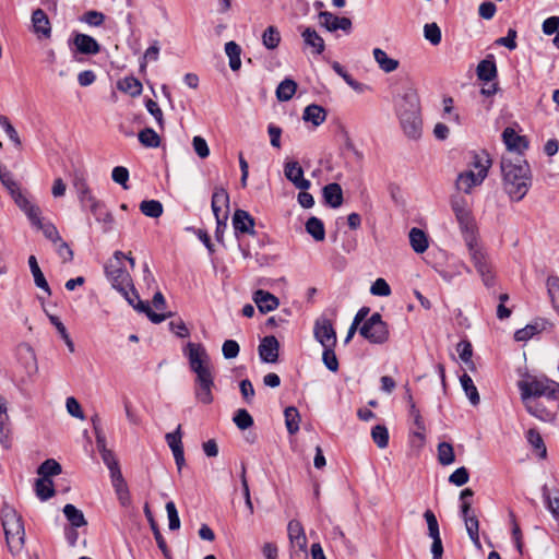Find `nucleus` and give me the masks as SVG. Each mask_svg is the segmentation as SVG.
Here are the masks:
<instances>
[{
	"label": "nucleus",
	"mask_w": 559,
	"mask_h": 559,
	"mask_svg": "<svg viewBox=\"0 0 559 559\" xmlns=\"http://www.w3.org/2000/svg\"><path fill=\"white\" fill-rule=\"evenodd\" d=\"M322 195L325 203L333 209L340 207L343 203V191L336 182L326 185L322 189Z\"/></svg>",
	"instance_id": "cd10ccee"
},
{
	"label": "nucleus",
	"mask_w": 559,
	"mask_h": 559,
	"mask_svg": "<svg viewBox=\"0 0 559 559\" xmlns=\"http://www.w3.org/2000/svg\"><path fill=\"white\" fill-rule=\"evenodd\" d=\"M359 334L371 344H383L389 340L388 324L379 312H373L359 328Z\"/></svg>",
	"instance_id": "6e6552de"
},
{
	"label": "nucleus",
	"mask_w": 559,
	"mask_h": 559,
	"mask_svg": "<svg viewBox=\"0 0 559 559\" xmlns=\"http://www.w3.org/2000/svg\"><path fill=\"white\" fill-rule=\"evenodd\" d=\"M41 478H50L61 473V465L53 459H48L40 464L37 471Z\"/></svg>",
	"instance_id": "3c124183"
},
{
	"label": "nucleus",
	"mask_w": 559,
	"mask_h": 559,
	"mask_svg": "<svg viewBox=\"0 0 559 559\" xmlns=\"http://www.w3.org/2000/svg\"><path fill=\"white\" fill-rule=\"evenodd\" d=\"M35 491L41 501L50 499L55 495L52 480L50 478H38L35 484Z\"/></svg>",
	"instance_id": "c03bdc74"
},
{
	"label": "nucleus",
	"mask_w": 559,
	"mask_h": 559,
	"mask_svg": "<svg viewBox=\"0 0 559 559\" xmlns=\"http://www.w3.org/2000/svg\"><path fill=\"white\" fill-rule=\"evenodd\" d=\"M258 350L263 362L274 364L278 359L280 343L274 335L264 336L260 342Z\"/></svg>",
	"instance_id": "6ab92c4d"
},
{
	"label": "nucleus",
	"mask_w": 559,
	"mask_h": 559,
	"mask_svg": "<svg viewBox=\"0 0 559 559\" xmlns=\"http://www.w3.org/2000/svg\"><path fill=\"white\" fill-rule=\"evenodd\" d=\"M469 169L461 173L456 179V188L464 193H471L474 187L480 186L488 176L491 159L486 152L474 153L468 164Z\"/></svg>",
	"instance_id": "39448f33"
},
{
	"label": "nucleus",
	"mask_w": 559,
	"mask_h": 559,
	"mask_svg": "<svg viewBox=\"0 0 559 559\" xmlns=\"http://www.w3.org/2000/svg\"><path fill=\"white\" fill-rule=\"evenodd\" d=\"M332 69L334 70V72L336 74H338L341 78H343V80L350 86L353 87L355 91H361V84L359 82H357L356 80L353 79V76L350 74L347 73V71L344 69L343 66H341V63H338L337 61H334L332 63Z\"/></svg>",
	"instance_id": "4d7b16f0"
},
{
	"label": "nucleus",
	"mask_w": 559,
	"mask_h": 559,
	"mask_svg": "<svg viewBox=\"0 0 559 559\" xmlns=\"http://www.w3.org/2000/svg\"><path fill=\"white\" fill-rule=\"evenodd\" d=\"M501 173L506 193L512 201H521L532 186L530 164L522 156H516L514 159L503 157Z\"/></svg>",
	"instance_id": "7ed1b4c3"
},
{
	"label": "nucleus",
	"mask_w": 559,
	"mask_h": 559,
	"mask_svg": "<svg viewBox=\"0 0 559 559\" xmlns=\"http://www.w3.org/2000/svg\"><path fill=\"white\" fill-rule=\"evenodd\" d=\"M464 240L468 250L469 259L480 276L484 285L488 288L495 286L496 275L493 266L484 247L478 242L474 233H468L464 236Z\"/></svg>",
	"instance_id": "423d86ee"
},
{
	"label": "nucleus",
	"mask_w": 559,
	"mask_h": 559,
	"mask_svg": "<svg viewBox=\"0 0 559 559\" xmlns=\"http://www.w3.org/2000/svg\"><path fill=\"white\" fill-rule=\"evenodd\" d=\"M297 90V83L289 78L284 79L276 87L275 94L280 102H288Z\"/></svg>",
	"instance_id": "c9c22d12"
},
{
	"label": "nucleus",
	"mask_w": 559,
	"mask_h": 559,
	"mask_svg": "<svg viewBox=\"0 0 559 559\" xmlns=\"http://www.w3.org/2000/svg\"><path fill=\"white\" fill-rule=\"evenodd\" d=\"M0 512L8 547L12 554L19 552L25 543V530L22 518L8 503H3Z\"/></svg>",
	"instance_id": "0eeeda50"
},
{
	"label": "nucleus",
	"mask_w": 559,
	"mask_h": 559,
	"mask_svg": "<svg viewBox=\"0 0 559 559\" xmlns=\"http://www.w3.org/2000/svg\"><path fill=\"white\" fill-rule=\"evenodd\" d=\"M451 206L464 236L468 233H474L473 219L466 200L463 197H453Z\"/></svg>",
	"instance_id": "ddd939ff"
},
{
	"label": "nucleus",
	"mask_w": 559,
	"mask_h": 559,
	"mask_svg": "<svg viewBox=\"0 0 559 559\" xmlns=\"http://www.w3.org/2000/svg\"><path fill=\"white\" fill-rule=\"evenodd\" d=\"M319 19L321 25L325 27L329 32H336L338 29L349 34L353 28V24L350 19L345 16H336L329 11H321L319 13Z\"/></svg>",
	"instance_id": "f3484780"
},
{
	"label": "nucleus",
	"mask_w": 559,
	"mask_h": 559,
	"mask_svg": "<svg viewBox=\"0 0 559 559\" xmlns=\"http://www.w3.org/2000/svg\"><path fill=\"white\" fill-rule=\"evenodd\" d=\"M407 399H408V404H409L408 414L413 418L414 425L417 428L415 436L420 439H424V432L426 429L424 419H423L420 412L417 408L415 402L413 401V397L411 394H408Z\"/></svg>",
	"instance_id": "ea45409f"
},
{
	"label": "nucleus",
	"mask_w": 559,
	"mask_h": 559,
	"mask_svg": "<svg viewBox=\"0 0 559 559\" xmlns=\"http://www.w3.org/2000/svg\"><path fill=\"white\" fill-rule=\"evenodd\" d=\"M542 496L545 508L551 513L555 520H559V498H551L547 485L542 487Z\"/></svg>",
	"instance_id": "8fccbe9b"
},
{
	"label": "nucleus",
	"mask_w": 559,
	"mask_h": 559,
	"mask_svg": "<svg viewBox=\"0 0 559 559\" xmlns=\"http://www.w3.org/2000/svg\"><path fill=\"white\" fill-rule=\"evenodd\" d=\"M252 299H253L254 304L257 305L258 309L260 310V312H262V313H267L270 311H273L280 305L277 297H275L273 294H271L266 290H263V289L255 290L253 293Z\"/></svg>",
	"instance_id": "4be33fe9"
},
{
	"label": "nucleus",
	"mask_w": 559,
	"mask_h": 559,
	"mask_svg": "<svg viewBox=\"0 0 559 559\" xmlns=\"http://www.w3.org/2000/svg\"><path fill=\"white\" fill-rule=\"evenodd\" d=\"M183 355L189 360L191 371L195 373V399L203 404H211L214 376L205 347L201 343L188 342L183 348Z\"/></svg>",
	"instance_id": "f257e3e1"
},
{
	"label": "nucleus",
	"mask_w": 559,
	"mask_h": 559,
	"mask_svg": "<svg viewBox=\"0 0 559 559\" xmlns=\"http://www.w3.org/2000/svg\"><path fill=\"white\" fill-rule=\"evenodd\" d=\"M469 479V474L466 467L462 466L456 468L449 477V483L461 487L465 485Z\"/></svg>",
	"instance_id": "338daca9"
},
{
	"label": "nucleus",
	"mask_w": 559,
	"mask_h": 559,
	"mask_svg": "<svg viewBox=\"0 0 559 559\" xmlns=\"http://www.w3.org/2000/svg\"><path fill=\"white\" fill-rule=\"evenodd\" d=\"M370 293L373 296L386 297L391 294V288L385 280L377 278L370 287Z\"/></svg>",
	"instance_id": "774afa93"
},
{
	"label": "nucleus",
	"mask_w": 559,
	"mask_h": 559,
	"mask_svg": "<svg viewBox=\"0 0 559 559\" xmlns=\"http://www.w3.org/2000/svg\"><path fill=\"white\" fill-rule=\"evenodd\" d=\"M118 292L124 297L128 304L133 307L134 310L141 313H145L153 323H160L171 316L170 312L167 314L154 312L148 302L142 301L140 299L132 282H130V286L128 288L123 287V289H119Z\"/></svg>",
	"instance_id": "1a4fd4ad"
},
{
	"label": "nucleus",
	"mask_w": 559,
	"mask_h": 559,
	"mask_svg": "<svg viewBox=\"0 0 559 559\" xmlns=\"http://www.w3.org/2000/svg\"><path fill=\"white\" fill-rule=\"evenodd\" d=\"M301 37L305 45L312 49V53L321 55L324 51V39L317 33L314 28L306 27L301 32Z\"/></svg>",
	"instance_id": "393cba45"
},
{
	"label": "nucleus",
	"mask_w": 559,
	"mask_h": 559,
	"mask_svg": "<svg viewBox=\"0 0 559 559\" xmlns=\"http://www.w3.org/2000/svg\"><path fill=\"white\" fill-rule=\"evenodd\" d=\"M166 511L168 515V526L170 531H176L180 527V519L178 515V511L173 501H168L166 503Z\"/></svg>",
	"instance_id": "69168bd1"
},
{
	"label": "nucleus",
	"mask_w": 559,
	"mask_h": 559,
	"mask_svg": "<svg viewBox=\"0 0 559 559\" xmlns=\"http://www.w3.org/2000/svg\"><path fill=\"white\" fill-rule=\"evenodd\" d=\"M140 143L145 147H158L160 144L159 135L152 128H145L138 134Z\"/></svg>",
	"instance_id": "de8ad7c7"
},
{
	"label": "nucleus",
	"mask_w": 559,
	"mask_h": 559,
	"mask_svg": "<svg viewBox=\"0 0 559 559\" xmlns=\"http://www.w3.org/2000/svg\"><path fill=\"white\" fill-rule=\"evenodd\" d=\"M438 460L443 466L450 465L455 461L454 450L451 443L440 442L438 444Z\"/></svg>",
	"instance_id": "09e8293b"
},
{
	"label": "nucleus",
	"mask_w": 559,
	"mask_h": 559,
	"mask_svg": "<svg viewBox=\"0 0 559 559\" xmlns=\"http://www.w3.org/2000/svg\"><path fill=\"white\" fill-rule=\"evenodd\" d=\"M118 87L120 91L133 97L140 95L143 90L141 82L133 76H127L119 81Z\"/></svg>",
	"instance_id": "a18cd8bd"
},
{
	"label": "nucleus",
	"mask_w": 559,
	"mask_h": 559,
	"mask_svg": "<svg viewBox=\"0 0 559 559\" xmlns=\"http://www.w3.org/2000/svg\"><path fill=\"white\" fill-rule=\"evenodd\" d=\"M477 78L480 81L491 82L497 78V66L493 59L481 60L476 69Z\"/></svg>",
	"instance_id": "2f4dec72"
},
{
	"label": "nucleus",
	"mask_w": 559,
	"mask_h": 559,
	"mask_svg": "<svg viewBox=\"0 0 559 559\" xmlns=\"http://www.w3.org/2000/svg\"><path fill=\"white\" fill-rule=\"evenodd\" d=\"M281 43V34L276 26H267L262 34V44L269 50H274Z\"/></svg>",
	"instance_id": "a19ab883"
},
{
	"label": "nucleus",
	"mask_w": 559,
	"mask_h": 559,
	"mask_svg": "<svg viewBox=\"0 0 559 559\" xmlns=\"http://www.w3.org/2000/svg\"><path fill=\"white\" fill-rule=\"evenodd\" d=\"M521 401L544 399L545 402L559 400V383L545 376L524 374L518 381Z\"/></svg>",
	"instance_id": "20e7f679"
},
{
	"label": "nucleus",
	"mask_w": 559,
	"mask_h": 559,
	"mask_svg": "<svg viewBox=\"0 0 559 559\" xmlns=\"http://www.w3.org/2000/svg\"><path fill=\"white\" fill-rule=\"evenodd\" d=\"M424 36L425 38L433 46H437L441 43L442 35L441 29L437 25V23H427L424 26Z\"/></svg>",
	"instance_id": "5fc2aeb1"
},
{
	"label": "nucleus",
	"mask_w": 559,
	"mask_h": 559,
	"mask_svg": "<svg viewBox=\"0 0 559 559\" xmlns=\"http://www.w3.org/2000/svg\"><path fill=\"white\" fill-rule=\"evenodd\" d=\"M71 50L82 55H97L100 51V45L97 40L86 34L73 32L68 40Z\"/></svg>",
	"instance_id": "9b49d317"
},
{
	"label": "nucleus",
	"mask_w": 559,
	"mask_h": 559,
	"mask_svg": "<svg viewBox=\"0 0 559 559\" xmlns=\"http://www.w3.org/2000/svg\"><path fill=\"white\" fill-rule=\"evenodd\" d=\"M522 403L530 415L545 423L554 421L559 409V400L545 403L536 399L522 401Z\"/></svg>",
	"instance_id": "9d476101"
},
{
	"label": "nucleus",
	"mask_w": 559,
	"mask_h": 559,
	"mask_svg": "<svg viewBox=\"0 0 559 559\" xmlns=\"http://www.w3.org/2000/svg\"><path fill=\"white\" fill-rule=\"evenodd\" d=\"M36 229L41 230L44 236L52 242L61 241V237L59 235L56 226L50 222H41Z\"/></svg>",
	"instance_id": "680f3d73"
},
{
	"label": "nucleus",
	"mask_w": 559,
	"mask_h": 559,
	"mask_svg": "<svg viewBox=\"0 0 559 559\" xmlns=\"http://www.w3.org/2000/svg\"><path fill=\"white\" fill-rule=\"evenodd\" d=\"M371 437L373 442L380 448L384 449L389 444V431L383 425H377L371 429Z\"/></svg>",
	"instance_id": "603ef678"
},
{
	"label": "nucleus",
	"mask_w": 559,
	"mask_h": 559,
	"mask_svg": "<svg viewBox=\"0 0 559 559\" xmlns=\"http://www.w3.org/2000/svg\"><path fill=\"white\" fill-rule=\"evenodd\" d=\"M225 52L229 58V67L233 71H237L241 67V48L235 41H228L225 44Z\"/></svg>",
	"instance_id": "79ce46f5"
},
{
	"label": "nucleus",
	"mask_w": 559,
	"mask_h": 559,
	"mask_svg": "<svg viewBox=\"0 0 559 559\" xmlns=\"http://www.w3.org/2000/svg\"><path fill=\"white\" fill-rule=\"evenodd\" d=\"M28 266L34 278L35 285L44 290L48 296L51 295V289L41 272L35 255L28 257Z\"/></svg>",
	"instance_id": "c756f323"
},
{
	"label": "nucleus",
	"mask_w": 559,
	"mask_h": 559,
	"mask_svg": "<svg viewBox=\"0 0 559 559\" xmlns=\"http://www.w3.org/2000/svg\"><path fill=\"white\" fill-rule=\"evenodd\" d=\"M424 519L427 522L428 536L430 538L440 537L439 523H438V520H437L435 513L431 510H426L424 512Z\"/></svg>",
	"instance_id": "13d9d810"
},
{
	"label": "nucleus",
	"mask_w": 559,
	"mask_h": 559,
	"mask_svg": "<svg viewBox=\"0 0 559 559\" xmlns=\"http://www.w3.org/2000/svg\"><path fill=\"white\" fill-rule=\"evenodd\" d=\"M526 440L540 459H546L547 449L540 433L536 429L532 428L526 432Z\"/></svg>",
	"instance_id": "58836bf2"
},
{
	"label": "nucleus",
	"mask_w": 559,
	"mask_h": 559,
	"mask_svg": "<svg viewBox=\"0 0 559 559\" xmlns=\"http://www.w3.org/2000/svg\"><path fill=\"white\" fill-rule=\"evenodd\" d=\"M314 338L322 345V347H335L336 332L332 322L326 318H320L316 321L313 328Z\"/></svg>",
	"instance_id": "2eb2a0df"
},
{
	"label": "nucleus",
	"mask_w": 559,
	"mask_h": 559,
	"mask_svg": "<svg viewBox=\"0 0 559 559\" xmlns=\"http://www.w3.org/2000/svg\"><path fill=\"white\" fill-rule=\"evenodd\" d=\"M0 443L4 449L11 447L10 439V419L8 415V406L4 397L0 395Z\"/></svg>",
	"instance_id": "5701e85b"
},
{
	"label": "nucleus",
	"mask_w": 559,
	"mask_h": 559,
	"mask_svg": "<svg viewBox=\"0 0 559 559\" xmlns=\"http://www.w3.org/2000/svg\"><path fill=\"white\" fill-rule=\"evenodd\" d=\"M409 243L416 253H424L428 248V238L425 231L413 227L409 231Z\"/></svg>",
	"instance_id": "f704fd0d"
},
{
	"label": "nucleus",
	"mask_w": 559,
	"mask_h": 559,
	"mask_svg": "<svg viewBox=\"0 0 559 559\" xmlns=\"http://www.w3.org/2000/svg\"><path fill=\"white\" fill-rule=\"evenodd\" d=\"M285 425L289 435H295L299 430L300 415L296 407L288 406L284 411Z\"/></svg>",
	"instance_id": "37998d69"
},
{
	"label": "nucleus",
	"mask_w": 559,
	"mask_h": 559,
	"mask_svg": "<svg viewBox=\"0 0 559 559\" xmlns=\"http://www.w3.org/2000/svg\"><path fill=\"white\" fill-rule=\"evenodd\" d=\"M547 324L546 320L538 319L533 321L532 323H528L523 329H520L515 331L514 338L518 342H527L533 336L539 334L542 331L545 330Z\"/></svg>",
	"instance_id": "a878e982"
},
{
	"label": "nucleus",
	"mask_w": 559,
	"mask_h": 559,
	"mask_svg": "<svg viewBox=\"0 0 559 559\" xmlns=\"http://www.w3.org/2000/svg\"><path fill=\"white\" fill-rule=\"evenodd\" d=\"M460 382L471 404L474 406L478 405L480 397L472 378L467 373H463L460 377Z\"/></svg>",
	"instance_id": "e433bc0d"
},
{
	"label": "nucleus",
	"mask_w": 559,
	"mask_h": 559,
	"mask_svg": "<svg viewBox=\"0 0 559 559\" xmlns=\"http://www.w3.org/2000/svg\"><path fill=\"white\" fill-rule=\"evenodd\" d=\"M63 514L70 524V527H83L87 525V521L83 512L74 504L68 503L63 507Z\"/></svg>",
	"instance_id": "7c9ffc66"
},
{
	"label": "nucleus",
	"mask_w": 559,
	"mask_h": 559,
	"mask_svg": "<svg viewBox=\"0 0 559 559\" xmlns=\"http://www.w3.org/2000/svg\"><path fill=\"white\" fill-rule=\"evenodd\" d=\"M235 234L254 235V218L245 210H236L233 216Z\"/></svg>",
	"instance_id": "412c9836"
},
{
	"label": "nucleus",
	"mask_w": 559,
	"mask_h": 559,
	"mask_svg": "<svg viewBox=\"0 0 559 559\" xmlns=\"http://www.w3.org/2000/svg\"><path fill=\"white\" fill-rule=\"evenodd\" d=\"M326 111L323 107L311 104L304 110L302 119L308 122H312L314 127H319L325 121Z\"/></svg>",
	"instance_id": "72a5a7b5"
},
{
	"label": "nucleus",
	"mask_w": 559,
	"mask_h": 559,
	"mask_svg": "<svg viewBox=\"0 0 559 559\" xmlns=\"http://www.w3.org/2000/svg\"><path fill=\"white\" fill-rule=\"evenodd\" d=\"M466 272L468 274L472 273V269L466 265L464 262H459L456 265H455V271H450V270H440L439 271V275L447 282L451 283L453 281V278L457 275H461L462 272Z\"/></svg>",
	"instance_id": "052dcab7"
},
{
	"label": "nucleus",
	"mask_w": 559,
	"mask_h": 559,
	"mask_svg": "<svg viewBox=\"0 0 559 559\" xmlns=\"http://www.w3.org/2000/svg\"><path fill=\"white\" fill-rule=\"evenodd\" d=\"M73 186L75 188L81 209L85 210L86 204H88L96 198L93 195L83 175L75 176Z\"/></svg>",
	"instance_id": "bb28decb"
},
{
	"label": "nucleus",
	"mask_w": 559,
	"mask_h": 559,
	"mask_svg": "<svg viewBox=\"0 0 559 559\" xmlns=\"http://www.w3.org/2000/svg\"><path fill=\"white\" fill-rule=\"evenodd\" d=\"M0 126L2 127V129L4 130L5 134L8 135V138L16 145V146H20L21 145V140H20V136L16 132V130L14 129V127L11 124L10 120L8 119V117L5 116H0Z\"/></svg>",
	"instance_id": "0e129e2a"
},
{
	"label": "nucleus",
	"mask_w": 559,
	"mask_h": 559,
	"mask_svg": "<svg viewBox=\"0 0 559 559\" xmlns=\"http://www.w3.org/2000/svg\"><path fill=\"white\" fill-rule=\"evenodd\" d=\"M140 211L147 217L158 218L163 214V204L157 200H144L140 203Z\"/></svg>",
	"instance_id": "49530a36"
},
{
	"label": "nucleus",
	"mask_w": 559,
	"mask_h": 559,
	"mask_svg": "<svg viewBox=\"0 0 559 559\" xmlns=\"http://www.w3.org/2000/svg\"><path fill=\"white\" fill-rule=\"evenodd\" d=\"M84 211H90L95 221L102 225L103 233H110L114 228L115 218L110 211L107 210L104 202L94 199L92 202L86 204Z\"/></svg>",
	"instance_id": "f8f14e48"
},
{
	"label": "nucleus",
	"mask_w": 559,
	"mask_h": 559,
	"mask_svg": "<svg viewBox=\"0 0 559 559\" xmlns=\"http://www.w3.org/2000/svg\"><path fill=\"white\" fill-rule=\"evenodd\" d=\"M322 360L324 366L330 371H337L338 370V360L334 352V347H324L322 353Z\"/></svg>",
	"instance_id": "bf43d9fd"
},
{
	"label": "nucleus",
	"mask_w": 559,
	"mask_h": 559,
	"mask_svg": "<svg viewBox=\"0 0 559 559\" xmlns=\"http://www.w3.org/2000/svg\"><path fill=\"white\" fill-rule=\"evenodd\" d=\"M306 231L311 235L316 241H323L325 238L324 224L316 216H311L306 222Z\"/></svg>",
	"instance_id": "4c0bfd02"
},
{
	"label": "nucleus",
	"mask_w": 559,
	"mask_h": 559,
	"mask_svg": "<svg viewBox=\"0 0 559 559\" xmlns=\"http://www.w3.org/2000/svg\"><path fill=\"white\" fill-rule=\"evenodd\" d=\"M182 432H181V426L179 425L175 431L168 432L165 436V440L170 448L171 452H179L180 450H183L182 445Z\"/></svg>",
	"instance_id": "6e6d98bb"
},
{
	"label": "nucleus",
	"mask_w": 559,
	"mask_h": 559,
	"mask_svg": "<svg viewBox=\"0 0 559 559\" xmlns=\"http://www.w3.org/2000/svg\"><path fill=\"white\" fill-rule=\"evenodd\" d=\"M233 421L240 430H246L253 426V418L245 408L236 411Z\"/></svg>",
	"instance_id": "864d4df0"
},
{
	"label": "nucleus",
	"mask_w": 559,
	"mask_h": 559,
	"mask_svg": "<svg viewBox=\"0 0 559 559\" xmlns=\"http://www.w3.org/2000/svg\"><path fill=\"white\" fill-rule=\"evenodd\" d=\"M34 32L44 38L51 36V26L47 14L41 9H36L32 14Z\"/></svg>",
	"instance_id": "b1692460"
},
{
	"label": "nucleus",
	"mask_w": 559,
	"mask_h": 559,
	"mask_svg": "<svg viewBox=\"0 0 559 559\" xmlns=\"http://www.w3.org/2000/svg\"><path fill=\"white\" fill-rule=\"evenodd\" d=\"M502 140L507 148L515 152L521 156L528 148V141L525 136L520 135L514 129L508 127L502 132Z\"/></svg>",
	"instance_id": "aec40b11"
},
{
	"label": "nucleus",
	"mask_w": 559,
	"mask_h": 559,
	"mask_svg": "<svg viewBox=\"0 0 559 559\" xmlns=\"http://www.w3.org/2000/svg\"><path fill=\"white\" fill-rule=\"evenodd\" d=\"M471 502L461 503V516L465 523V527L471 540L480 547L479 540V522L475 514L471 513Z\"/></svg>",
	"instance_id": "a211bd4d"
},
{
	"label": "nucleus",
	"mask_w": 559,
	"mask_h": 559,
	"mask_svg": "<svg viewBox=\"0 0 559 559\" xmlns=\"http://www.w3.org/2000/svg\"><path fill=\"white\" fill-rule=\"evenodd\" d=\"M229 195L224 188H216L212 195V211L216 219L223 217V213H227L223 211L224 207H228Z\"/></svg>",
	"instance_id": "c85d7f7f"
},
{
	"label": "nucleus",
	"mask_w": 559,
	"mask_h": 559,
	"mask_svg": "<svg viewBox=\"0 0 559 559\" xmlns=\"http://www.w3.org/2000/svg\"><path fill=\"white\" fill-rule=\"evenodd\" d=\"M10 194L12 199L14 200L15 204L20 207L22 212H26L31 206L34 205L28 198L16 187L12 191H10Z\"/></svg>",
	"instance_id": "e2e57ef3"
},
{
	"label": "nucleus",
	"mask_w": 559,
	"mask_h": 559,
	"mask_svg": "<svg viewBox=\"0 0 559 559\" xmlns=\"http://www.w3.org/2000/svg\"><path fill=\"white\" fill-rule=\"evenodd\" d=\"M372 55L379 68L385 73H391L399 68V61L390 58L381 48H374Z\"/></svg>",
	"instance_id": "473e14b6"
},
{
	"label": "nucleus",
	"mask_w": 559,
	"mask_h": 559,
	"mask_svg": "<svg viewBox=\"0 0 559 559\" xmlns=\"http://www.w3.org/2000/svg\"><path fill=\"white\" fill-rule=\"evenodd\" d=\"M105 273L112 287L117 290L123 289V287L128 288L130 282H132L122 262H108L105 265Z\"/></svg>",
	"instance_id": "4468645a"
},
{
	"label": "nucleus",
	"mask_w": 559,
	"mask_h": 559,
	"mask_svg": "<svg viewBox=\"0 0 559 559\" xmlns=\"http://www.w3.org/2000/svg\"><path fill=\"white\" fill-rule=\"evenodd\" d=\"M284 175L299 190H308L311 186L310 180L304 177V169L297 160L284 163Z\"/></svg>",
	"instance_id": "dca6fc26"
},
{
	"label": "nucleus",
	"mask_w": 559,
	"mask_h": 559,
	"mask_svg": "<svg viewBox=\"0 0 559 559\" xmlns=\"http://www.w3.org/2000/svg\"><path fill=\"white\" fill-rule=\"evenodd\" d=\"M394 109L403 133L418 140L423 133L420 100L417 91L408 86L395 98Z\"/></svg>",
	"instance_id": "f03ea898"
}]
</instances>
